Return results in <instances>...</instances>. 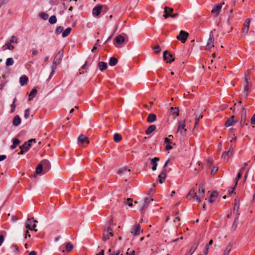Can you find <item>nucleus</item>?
<instances>
[{"label": "nucleus", "instance_id": "nucleus-1", "mask_svg": "<svg viewBox=\"0 0 255 255\" xmlns=\"http://www.w3.org/2000/svg\"><path fill=\"white\" fill-rule=\"evenodd\" d=\"M112 232L113 229L110 227H108L104 231L102 239L104 242L109 240L110 237H113L114 236Z\"/></svg>", "mask_w": 255, "mask_h": 255}, {"label": "nucleus", "instance_id": "nucleus-2", "mask_svg": "<svg viewBox=\"0 0 255 255\" xmlns=\"http://www.w3.org/2000/svg\"><path fill=\"white\" fill-rule=\"evenodd\" d=\"M185 120H184L183 123H182L181 122H178L177 134H179L181 136H184L186 133L187 130L186 128H185Z\"/></svg>", "mask_w": 255, "mask_h": 255}, {"label": "nucleus", "instance_id": "nucleus-3", "mask_svg": "<svg viewBox=\"0 0 255 255\" xmlns=\"http://www.w3.org/2000/svg\"><path fill=\"white\" fill-rule=\"evenodd\" d=\"M189 33L185 31L181 30L179 32V35L177 36V39L181 41L182 43H184L186 41Z\"/></svg>", "mask_w": 255, "mask_h": 255}, {"label": "nucleus", "instance_id": "nucleus-4", "mask_svg": "<svg viewBox=\"0 0 255 255\" xmlns=\"http://www.w3.org/2000/svg\"><path fill=\"white\" fill-rule=\"evenodd\" d=\"M89 143V140L88 136H85L83 134H81L78 138V143L80 146H84V143Z\"/></svg>", "mask_w": 255, "mask_h": 255}, {"label": "nucleus", "instance_id": "nucleus-5", "mask_svg": "<svg viewBox=\"0 0 255 255\" xmlns=\"http://www.w3.org/2000/svg\"><path fill=\"white\" fill-rule=\"evenodd\" d=\"M214 38L213 31H211L209 34V38L208 40L206 49L209 50L211 47H214Z\"/></svg>", "mask_w": 255, "mask_h": 255}, {"label": "nucleus", "instance_id": "nucleus-6", "mask_svg": "<svg viewBox=\"0 0 255 255\" xmlns=\"http://www.w3.org/2000/svg\"><path fill=\"white\" fill-rule=\"evenodd\" d=\"M163 55L164 60L167 61V62L171 63L175 60L173 57V55L169 53L167 50L163 52Z\"/></svg>", "mask_w": 255, "mask_h": 255}, {"label": "nucleus", "instance_id": "nucleus-7", "mask_svg": "<svg viewBox=\"0 0 255 255\" xmlns=\"http://www.w3.org/2000/svg\"><path fill=\"white\" fill-rule=\"evenodd\" d=\"M115 42L114 43V45L117 47H119L118 44H123L125 40V39L124 37H123L121 35H119L115 38Z\"/></svg>", "mask_w": 255, "mask_h": 255}, {"label": "nucleus", "instance_id": "nucleus-8", "mask_svg": "<svg viewBox=\"0 0 255 255\" xmlns=\"http://www.w3.org/2000/svg\"><path fill=\"white\" fill-rule=\"evenodd\" d=\"M173 11V9L172 8L165 6L164 8V13H165V14H164L163 16L164 18L166 19L169 16H171Z\"/></svg>", "mask_w": 255, "mask_h": 255}, {"label": "nucleus", "instance_id": "nucleus-9", "mask_svg": "<svg viewBox=\"0 0 255 255\" xmlns=\"http://www.w3.org/2000/svg\"><path fill=\"white\" fill-rule=\"evenodd\" d=\"M200 243V240H196L193 246H192V247L191 248V249L189 250V252L187 254H185V255H192L194 253V252L195 251V250H196L198 246L199 245Z\"/></svg>", "mask_w": 255, "mask_h": 255}, {"label": "nucleus", "instance_id": "nucleus-10", "mask_svg": "<svg viewBox=\"0 0 255 255\" xmlns=\"http://www.w3.org/2000/svg\"><path fill=\"white\" fill-rule=\"evenodd\" d=\"M140 232V226L139 224L132 227L131 233L133 234L134 236L138 235Z\"/></svg>", "mask_w": 255, "mask_h": 255}, {"label": "nucleus", "instance_id": "nucleus-11", "mask_svg": "<svg viewBox=\"0 0 255 255\" xmlns=\"http://www.w3.org/2000/svg\"><path fill=\"white\" fill-rule=\"evenodd\" d=\"M250 22L251 19L250 18L247 19L245 22L244 28H243V32L245 34H247L248 32Z\"/></svg>", "mask_w": 255, "mask_h": 255}, {"label": "nucleus", "instance_id": "nucleus-12", "mask_svg": "<svg viewBox=\"0 0 255 255\" xmlns=\"http://www.w3.org/2000/svg\"><path fill=\"white\" fill-rule=\"evenodd\" d=\"M102 7L103 6L102 5H98L96 6H95L93 9V11H92L93 14L95 16H98L101 13Z\"/></svg>", "mask_w": 255, "mask_h": 255}, {"label": "nucleus", "instance_id": "nucleus-13", "mask_svg": "<svg viewBox=\"0 0 255 255\" xmlns=\"http://www.w3.org/2000/svg\"><path fill=\"white\" fill-rule=\"evenodd\" d=\"M235 116H232L225 123V126L228 127L234 125L237 123V121L234 120Z\"/></svg>", "mask_w": 255, "mask_h": 255}, {"label": "nucleus", "instance_id": "nucleus-14", "mask_svg": "<svg viewBox=\"0 0 255 255\" xmlns=\"http://www.w3.org/2000/svg\"><path fill=\"white\" fill-rule=\"evenodd\" d=\"M166 169H164L158 176V180L160 183H162L165 180L166 175Z\"/></svg>", "mask_w": 255, "mask_h": 255}, {"label": "nucleus", "instance_id": "nucleus-15", "mask_svg": "<svg viewBox=\"0 0 255 255\" xmlns=\"http://www.w3.org/2000/svg\"><path fill=\"white\" fill-rule=\"evenodd\" d=\"M30 223H33V224H34V223L36 224V223H37V221L35 220H34L33 218H28V219L26 222V224H25V227L30 230H32V228H31V226H30Z\"/></svg>", "mask_w": 255, "mask_h": 255}, {"label": "nucleus", "instance_id": "nucleus-16", "mask_svg": "<svg viewBox=\"0 0 255 255\" xmlns=\"http://www.w3.org/2000/svg\"><path fill=\"white\" fill-rule=\"evenodd\" d=\"M222 4H224V2H223L222 3H221V4H217L214 7V8L211 10V12L212 13H216L217 14H218L219 13V11L220 10V9H221L222 8Z\"/></svg>", "mask_w": 255, "mask_h": 255}, {"label": "nucleus", "instance_id": "nucleus-17", "mask_svg": "<svg viewBox=\"0 0 255 255\" xmlns=\"http://www.w3.org/2000/svg\"><path fill=\"white\" fill-rule=\"evenodd\" d=\"M159 160V158L154 157L151 160V164L152 165V169L153 171H155L156 169L157 166V162Z\"/></svg>", "mask_w": 255, "mask_h": 255}, {"label": "nucleus", "instance_id": "nucleus-18", "mask_svg": "<svg viewBox=\"0 0 255 255\" xmlns=\"http://www.w3.org/2000/svg\"><path fill=\"white\" fill-rule=\"evenodd\" d=\"M130 172V170L129 169H128L127 167H124L121 169H120L118 172L119 174H122L124 173L125 174L129 175Z\"/></svg>", "mask_w": 255, "mask_h": 255}, {"label": "nucleus", "instance_id": "nucleus-19", "mask_svg": "<svg viewBox=\"0 0 255 255\" xmlns=\"http://www.w3.org/2000/svg\"><path fill=\"white\" fill-rule=\"evenodd\" d=\"M31 144L28 142H25L21 146H20V148L21 150L27 151L31 147Z\"/></svg>", "mask_w": 255, "mask_h": 255}, {"label": "nucleus", "instance_id": "nucleus-20", "mask_svg": "<svg viewBox=\"0 0 255 255\" xmlns=\"http://www.w3.org/2000/svg\"><path fill=\"white\" fill-rule=\"evenodd\" d=\"M156 119V116L154 114H150L147 119V122L150 123L154 122Z\"/></svg>", "mask_w": 255, "mask_h": 255}, {"label": "nucleus", "instance_id": "nucleus-21", "mask_svg": "<svg viewBox=\"0 0 255 255\" xmlns=\"http://www.w3.org/2000/svg\"><path fill=\"white\" fill-rule=\"evenodd\" d=\"M28 79L25 75H23L20 78V83L21 86H24L27 84Z\"/></svg>", "mask_w": 255, "mask_h": 255}, {"label": "nucleus", "instance_id": "nucleus-22", "mask_svg": "<svg viewBox=\"0 0 255 255\" xmlns=\"http://www.w3.org/2000/svg\"><path fill=\"white\" fill-rule=\"evenodd\" d=\"M63 55V51L61 50L58 52V53L56 55L54 60L57 62H60Z\"/></svg>", "mask_w": 255, "mask_h": 255}, {"label": "nucleus", "instance_id": "nucleus-23", "mask_svg": "<svg viewBox=\"0 0 255 255\" xmlns=\"http://www.w3.org/2000/svg\"><path fill=\"white\" fill-rule=\"evenodd\" d=\"M98 67L101 71H103L107 68V64L105 62H99Z\"/></svg>", "mask_w": 255, "mask_h": 255}, {"label": "nucleus", "instance_id": "nucleus-24", "mask_svg": "<svg viewBox=\"0 0 255 255\" xmlns=\"http://www.w3.org/2000/svg\"><path fill=\"white\" fill-rule=\"evenodd\" d=\"M59 63V62L55 61V60L54 59L53 62L52 70V71H51V73L50 74V76L49 77L48 79H51V78L53 75V74H54V73L55 72V69H56V65Z\"/></svg>", "mask_w": 255, "mask_h": 255}, {"label": "nucleus", "instance_id": "nucleus-25", "mask_svg": "<svg viewBox=\"0 0 255 255\" xmlns=\"http://www.w3.org/2000/svg\"><path fill=\"white\" fill-rule=\"evenodd\" d=\"M21 123L20 118L18 116H16L12 121V124L15 126H18Z\"/></svg>", "mask_w": 255, "mask_h": 255}, {"label": "nucleus", "instance_id": "nucleus-26", "mask_svg": "<svg viewBox=\"0 0 255 255\" xmlns=\"http://www.w3.org/2000/svg\"><path fill=\"white\" fill-rule=\"evenodd\" d=\"M153 199H151L150 198L146 197L144 199V204L142 206V207L141 208L142 210H144L148 206V204L150 203L151 201H152Z\"/></svg>", "mask_w": 255, "mask_h": 255}, {"label": "nucleus", "instance_id": "nucleus-27", "mask_svg": "<svg viewBox=\"0 0 255 255\" xmlns=\"http://www.w3.org/2000/svg\"><path fill=\"white\" fill-rule=\"evenodd\" d=\"M40 164L42 165L43 167L44 166V168H47L48 169H49L50 167V163L49 161L46 159L42 160L41 161Z\"/></svg>", "mask_w": 255, "mask_h": 255}, {"label": "nucleus", "instance_id": "nucleus-28", "mask_svg": "<svg viewBox=\"0 0 255 255\" xmlns=\"http://www.w3.org/2000/svg\"><path fill=\"white\" fill-rule=\"evenodd\" d=\"M244 170V168H242L240 169V172L238 173L237 176L236 177V178L235 179V186H237V185H238V181L241 178Z\"/></svg>", "mask_w": 255, "mask_h": 255}, {"label": "nucleus", "instance_id": "nucleus-29", "mask_svg": "<svg viewBox=\"0 0 255 255\" xmlns=\"http://www.w3.org/2000/svg\"><path fill=\"white\" fill-rule=\"evenodd\" d=\"M218 196V193L216 191H213L210 196V199L209 201L210 203H212L215 201V198H216Z\"/></svg>", "mask_w": 255, "mask_h": 255}, {"label": "nucleus", "instance_id": "nucleus-30", "mask_svg": "<svg viewBox=\"0 0 255 255\" xmlns=\"http://www.w3.org/2000/svg\"><path fill=\"white\" fill-rule=\"evenodd\" d=\"M156 129V126L155 125H151L148 127L147 129L145 130V133L146 134H150L152 131L155 130Z\"/></svg>", "mask_w": 255, "mask_h": 255}, {"label": "nucleus", "instance_id": "nucleus-31", "mask_svg": "<svg viewBox=\"0 0 255 255\" xmlns=\"http://www.w3.org/2000/svg\"><path fill=\"white\" fill-rule=\"evenodd\" d=\"M37 93V91L36 89H33L30 93L29 95V100L31 101L33 99V98L35 96Z\"/></svg>", "mask_w": 255, "mask_h": 255}, {"label": "nucleus", "instance_id": "nucleus-32", "mask_svg": "<svg viewBox=\"0 0 255 255\" xmlns=\"http://www.w3.org/2000/svg\"><path fill=\"white\" fill-rule=\"evenodd\" d=\"M118 63V59L114 57H112L110 58L109 61V65L111 66H115Z\"/></svg>", "mask_w": 255, "mask_h": 255}, {"label": "nucleus", "instance_id": "nucleus-33", "mask_svg": "<svg viewBox=\"0 0 255 255\" xmlns=\"http://www.w3.org/2000/svg\"><path fill=\"white\" fill-rule=\"evenodd\" d=\"M171 112L172 113V115L173 116H179V109L178 107H171L170 108Z\"/></svg>", "mask_w": 255, "mask_h": 255}, {"label": "nucleus", "instance_id": "nucleus-34", "mask_svg": "<svg viewBox=\"0 0 255 255\" xmlns=\"http://www.w3.org/2000/svg\"><path fill=\"white\" fill-rule=\"evenodd\" d=\"M20 143V141L17 138H14L13 139V143L12 145H11L10 148L12 149H14Z\"/></svg>", "mask_w": 255, "mask_h": 255}, {"label": "nucleus", "instance_id": "nucleus-35", "mask_svg": "<svg viewBox=\"0 0 255 255\" xmlns=\"http://www.w3.org/2000/svg\"><path fill=\"white\" fill-rule=\"evenodd\" d=\"M122 136L117 133H116L114 135V140L116 142H118L122 140Z\"/></svg>", "mask_w": 255, "mask_h": 255}, {"label": "nucleus", "instance_id": "nucleus-36", "mask_svg": "<svg viewBox=\"0 0 255 255\" xmlns=\"http://www.w3.org/2000/svg\"><path fill=\"white\" fill-rule=\"evenodd\" d=\"M71 27H68L62 33V37H65L67 36H68L70 32L71 31Z\"/></svg>", "mask_w": 255, "mask_h": 255}, {"label": "nucleus", "instance_id": "nucleus-37", "mask_svg": "<svg viewBox=\"0 0 255 255\" xmlns=\"http://www.w3.org/2000/svg\"><path fill=\"white\" fill-rule=\"evenodd\" d=\"M232 247V244L230 243L228 246L226 247L224 251V255H228Z\"/></svg>", "mask_w": 255, "mask_h": 255}, {"label": "nucleus", "instance_id": "nucleus-38", "mask_svg": "<svg viewBox=\"0 0 255 255\" xmlns=\"http://www.w3.org/2000/svg\"><path fill=\"white\" fill-rule=\"evenodd\" d=\"M43 170V166L42 165H41L40 163L38 165L37 167L36 168L35 172L37 174H40L41 173Z\"/></svg>", "mask_w": 255, "mask_h": 255}, {"label": "nucleus", "instance_id": "nucleus-39", "mask_svg": "<svg viewBox=\"0 0 255 255\" xmlns=\"http://www.w3.org/2000/svg\"><path fill=\"white\" fill-rule=\"evenodd\" d=\"M49 22L51 24H53L57 22V18L55 15H52L49 19Z\"/></svg>", "mask_w": 255, "mask_h": 255}, {"label": "nucleus", "instance_id": "nucleus-40", "mask_svg": "<svg viewBox=\"0 0 255 255\" xmlns=\"http://www.w3.org/2000/svg\"><path fill=\"white\" fill-rule=\"evenodd\" d=\"M114 250V247H112L111 248H110L109 250V253H111L113 250ZM120 251H117V252H115V251H113V253H111V254H110L109 255H120Z\"/></svg>", "mask_w": 255, "mask_h": 255}, {"label": "nucleus", "instance_id": "nucleus-41", "mask_svg": "<svg viewBox=\"0 0 255 255\" xmlns=\"http://www.w3.org/2000/svg\"><path fill=\"white\" fill-rule=\"evenodd\" d=\"M246 117H245L244 116H241V121H240V124L241 126L243 127L244 125H247V124H246Z\"/></svg>", "mask_w": 255, "mask_h": 255}, {"label": "nucleus", "instance_id": "nucleus-42", "mask_svg": "<svg viewBox=\"0 0 255 255\" xmlns=\"http://www.w3.org/2000/svg\"><path fill=\"white\" fill-rule=\"evenodd\" d=\"M245 82L246 83V85L248 84H252L251 82V79L250 76L248 74L245 73Z\"/></svg>", "mask_w": 255, "mask_h": 255}, {"label": "nucleus", "instance_id": "nucleus-43", "mask_svg": "<svg viewBox=\"0 0 255 255\" xmlns=\"http://www.w3.org/2000/svg\"><path fill=\"white\" fill-rule=\"evenodd\" d=\"M14 63L13 59L12 58H8L7 59L6 61V65L7 66H11L13 65Z\"/></svg>", "mask_w": 255, "mask_h": 255}, {"label": "nucleus", "instance_id": "nucleus-44", "mask_svg": "<svg viewBox=\"0 0 255 255\" xmlns=\"http://www.w3.org/2000/svg\"><path fill=\"white\" fill-rule=\"evenodd\" d=\"M39 16L44 20H46L48 18V14L42 12L39 13Z\"/></svg>", "mask_w": 255, "mask_h": 255}, {"label": "nucleus", "instance_id": "nucleus-45", "mask_svg": "<svg viewBox=\"0 0 255 255\" xmlns=\"http://www.w3.org/2000/svg\"><path fill=\"white\" fill-rule=\"evenodd\" d=\"M10 42L8 41L4 45L6 49L9 50H13L14 49V46L11 45Z\"/></svg>", "mask_w": 255, "mask_h": 255}, {"label": "nucleus", "instance_id": "nucleus-46", "mask_svg": "<svg viewBox=\"0 0 255 255\" xmlns=\"http://www.w3.org/2000/svg\"><path fill=\"white\" fill-rule=\"evenodd\" d=\"M252 87V84L246 85L244 87V92H248V93H250Z\"/></svg>", "mask_w": 255, "mask_h": 255}, {"label": "nucleus", "instance_id": "nucleus-47", "mask_svg": "<svg viewBox=\"0 0 255 255\" xmlns=\"http://www.w3.org/2000/svg\"><path fill=\"white\" fill-rule=\"evenodd\" d=\"M63 27L62 26H59L56 28V29L55 30V33L57 34H59L63 31Z\"/></svg>", "mask_w": 255, "mask_h": 255}, {"label": "nucleus", "instance_id": "nucleus-48", "mask_svg": "<svg viewBox=\"0 0 255 255\" xmlns=\"http://www.w3.org/2000/svg\"><path fill=\"white\" fill-rule=\"evenodd\" d=\"M73 248V246L70 243H67L66 245V249L67 251L69 252L72 250Z\"/></svg>", "mask_w": 255, "mask_h": 255}, {"label": "nucleus", "instance_id": "nucleus-49", "mask_svg": "<svg viewBox=\"0 0 255 255\" xmlns=\"http://www.w3.org/2000/svg\"><path fill=\"white\" fill-rule=\"evenodd\" d=\"M133 200L131 198H128L125 202L126 204H128L129 207L132 206Z\"/></svg>", "mask_w": 255, "mask_h": 255}, {"label": "nucleus", "instance_id": "nucleus-50", "mask_svg": "<svg viewBox=\"0 0 255 255\" xmlns=\"http://www.w3.org/2000/svg\"><path fill=\"white\" fill-rule=\"evenodd\" d=\"M198 191L199 193L204 194L205 193V189L204 188L203 184H201L200 185Z\"/></svg>", "mask_w": 255, "mask_h": 255}, {"label": "nucleus", "instance_id": "nucleus-51", "mask_svg": "<svg viewBox=\"0 0 255 255\" xmlns=\"http://www.w3.org/2000/svg\"><path fill=\"white\" fill-rule=\"evenodd\" d=\"M249 112V110L246 109L245 107L242 108V115L241 116H244L245 117L247 116V114L248 112Z\"/></svg>", "mask_w": 255, "mask_h": 255}, {"label": "nucleus", "instance_id": "nucleus-52", "mask_svg": "<svg viewBox=\"0 0 255 255\" xmlns=\"http://www.w3.org/2000/svg\"><path fill=\"white\" fill-rule=\"evenodd\" d=\"M203 116L202 115H200L199 117L198 116V115L196 116V121H195V127L198 124L199 120L200 119H202L203 118Z\"/></svg>", "mask_w": 255, "mask_h": 255}, {"label": "nucleus", "instance_id": "nucleus-53", "mask_svg": "<svg viewBox=\"0 0 255 255\" xmlns=\"http://www.w3.org/2000/svg\"><path fill=\"white\" fill-rule=\"evenodd\" d=\"M153 49L154 50V52L156 54L159 53L161 51L160 47L158 45L154 47Z\"/></svg>", "mask_w": 255, "mask_h": 255}, {"label": "nucleus", "instance_id": "nucleus-54", "mask_svg": "<svg viewBox=\"0 0 255 255\" xmlns=\"http://www.w3.org/2000/svg\"><path fill=\"white\" fill-rule=\"evenodd\" d=\"M195 194H196V193H195L194 189H191L187 195V197L190 196L193 197V196L195 195Z\"/></svg>", "mask_w": 255, "mask_h": 255}, {"label": "nucleus", "instance_id": "nucleus-55", "mask_svg": "<svg viewBox=\"0 0 255 255\" xmlns=\"http://www.w3.org/2000/svg\"><path fill=\"white\" fill-rule=\"evenodd\" d=\"M29 109H27L25 111L24 118L26 119L29 117Z\"/></svg>", "mask_w": 255, "mask_h": 255}, {"label": "nucleus", "instance_id": "nucleus-56", "mask_svg": "<svg viewBox=\"0 0 255 255\" xmlns=\"http://www.w3.org/2000/svg\"><path fill=\"white\" fill-rule=\"evenodd\" d=\"M126 255H135V252L133 250H130L129 249H128Z\"/></svg>", "mask_w": 255, "mask_h": 255}, {"label": "nucleus", "instance_id": "nucleus-57", "mask_svg": "<svg viewBox=\"0 0 255 255\" xmlns=\"http://www.w3.org/2000/svg\"><path fill=\"white\" fill-rule=\"evenodd\" d=\"M17 38L15 36H12L11 37V38L10 40V41H9V42H10V43H13V42L16 43L17 42Z\"/></svg>", "mask_w": 255, "mask_h": 255}, {"label": "nucleus", "instance_id": "nucleus-58", "mask_svg": "<svg viewBox=\"0 0 255 255\" xmlns=\"http://www.w3.org/2000/svg\"><path fill=\"white\" fill-rule=\"evenodd\" d=\"M218 170V168L217 167H214L211 171V174L212 175H214L215 173L217 172Z\"/></svg>", "mask_w": 255, "mask_h": 255}, {"label": "nucleus", "instance_id": "nucleus-59", "mask_svg": "<svg viewBox=\"0 0 255 255\" xmlns=\"http://www.w3.org/2000/svg\"><path fill=\"white\" fill-rule=\"evenodd\" d=\"M238 224V218H237L235 220L233 224V227H234L235 229L237 227Z\"/></svg>", "mask_w": 255, "mask_h": 255}, {"label": "nucleus", "instance_id": "nucleus-60", "mask_svg": "<svg viewBox=\"0 0 255 255\" xmlns=\"http://www.w3.org/2000/svg\"><path fill=\"white\" fill-rule=\"evenodd\" d=\"M251 123L252 125L255 124V114L253 115V116L251 118Z\"/></svg>", "mask_w": 255, "mask_h": 255}, {"label": "nucleus", "instance_id": "nucleus-61", "mask_svg": "<svg viewBox=\"0 0 255 255\" xmlns=\"http://www.w3.org/2000/svg\"><path fill=\"white\" fill-rule=\"evenodd\" d=\"M239 208V204L235 203L234 208V212L236 211L238 212Z\"/></svg>", "mask_w": 255, "mask_h": 255}, {"label": "nucleus", "instance_id": "nucleus-62", "mask_svg": "<svg viewBox=\"0 0 255 255\" xmlns=\"http://www.w3.org/2000/svg\"><path fill=\"white\" fill-rule=\"evenodd\" d=\"M193 198L197 200L198 203L201 202L200 198L198 196H197L196 194H195V195L193 196Z\"/></svg>", "mask_w": 255, "mask_h": 255}, {"label": "nucleus", "instance_id": "nucleus-63", "mask_svg": "<svg viewBox=\"0 0 255 255\" xmlns=\"http://www.w3.org/2000/svg\"><path fill=\"white\" fill-rule=\"evenodd\" d=\"M228 155H229V152L225 151L223 153L222 158L225 159L226 157Z\"/></svg>", "mask_w": 255, "mask_h": 255}, {"label": "nucleus", "instance_id": "nucleus-64", "mask_svg": "<svg viewBox=\"0 0 255 255\" xmlns=\"http://www.w3.org/2000/svg\"><path fill=\"white\" fill-rule=\"evenodd\" d=\"M164 142L167 144H170V143H171V141L167 137H166L164 140Z\"/></svg>", "mask_w": 255, "mask_h": 255}]
</instances>
